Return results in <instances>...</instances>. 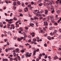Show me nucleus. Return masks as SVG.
Segmentation results:
<instances>
[{
    "label": "nucleus",
    "instance_id": "obj_45",
    "mask_svg": "<svg viewBox=\"0 0 61 61\" xmlns=\"http://www.w3.org/2000/svg\"><path fill=\"white\" fill-rule=\"evenodd\" d=\"M47 58V55H46L45 56V58Z\"/></svg>",
    "mask_w": 61,
    "mask_h": 61
},
{
    "label": "nucleus",
    "instance_id": "obj_10",
    "mask_svg": "<svg viewBox=\"0 0 61 61\" xmlns=\"http://www.w3.org/2000/svg\"><path fill=\"white\" fill-rule=\"evenodd\" d=\"M30 26H31L32 27H34V24L33 23H30Z\"/></svg>",
    "mask_w": 61,
    "mask_h": 61
},
{
    "label": "nucleus",
    "instance_id": "obj_5",
    "mask_svg": "<svg viewBox=\"0 0 61 61\" xmlns=\"http://www.w3.org/2000/svg\"><path fill=\"white\" fill-rule=\"evenodd\" d=\"M30 35L32 36V37L35 36V33L34 32H32L30 33Z\"/></svg>",
    "mask_w": 61,
    "mask_h": 61
},
{
    "label": "nucleus",
    "instance_id": "obj_50",
    "mask_svg": "<svg viewBox=\"0 0 61 61\" xmlns=\"http://www.w3.org/2000/svg\"><path fill=\"white\" fill-rule=\"evenodd\" d=\"M5 51L6 52H7V51H8V49H6L5 50Z\"/></svg>",
    "mask_w": 61,
    "mask_h": 61
},
{
    "label": "nucleus",
    "instance_id": "obj_34",
    "mask_svg": "<svg viewBox=\"0 0 61 61\" xmlns=\"http://www.w3.org/2000/svg\"><path fill=\"white\" fill-rule=\"evenodd\" d=\"M19 12H22V10L21 9H20L19 10Z\"/></svg>",
    "mask_w": 61,
    "mask_h": 61
},
{
    "label": "nucleus",
    "instance_id": "obj_4",
    "mask_svg": "<svg viewBox=\"0 0 61 61\" xmlns=\"http://www.w3.org/2000/svg\"><path fill=\"white\" fill-rule=\"evenodd\" d=\"M18 22H16L15 23V24L16 25V27H19V25H18L17 24H18Z\"/></svg>",
    "mask_w": 61,
    "mask_h": 61
},
{
    "label": "nucleus",
    "instance_id": "obj_54",
    "mask_svg": "<svg viewBox=\"0 0 61 61\" xmlns=\"http://www.w3.org/2000/svg\"><path fill=\"white\" fill-rule=\"evenodd\" d=\"M13 56V55H10V57H12V56Z\"/></svg>",
    "mask_w": 61,
    "mask_h": 61
},
{
    "label": "nucleus",
    "instance_id": "obj_52",
    "mask_svg": "<svg viewBox=\"0 0 61 61\" xmlns=\"http://www.w3.org/2000/svg\"><path fill=\"white\" fill-rule=\"evenodd\" d=\"M24 57H25V56L23 55L22 56V58H24Z\"/></svg>",
    "mask_w": 61,
    "mask_h": 61
},
{
    "label": "nucleus",
    "instance_id": "obj_58",
    "mask_svg": "<svg viewBox=\"0 0 61 61\" xmlns=\"http://www.w3.org/2000/svg\"><path fill=\"white\" fill-rule=\"evenodd\" d=\"M25 28L26 29H28V27H25Z\"/></svg>",
    "mask_w": 61,
    "mask_h": 61
},
{
    "label": "nucleus",
    "instance_id": "obj_27",
    "mask_svg": "<svg viewBox=\"0 0 61 61\" xmlns=\"http://www.w3.org/2000/svg\"><path fill=\"white\" fill-rule=\"evenodd\" d=\"M19 29L20 30H21V31H23V29H22V27H20V28H19Z\"/></svg>",
    "mask_w": 61,
    "mask_h": 61
},
{
    "label": "nucleus",
    "instance_id": "obj_56",
    "mask_svg": "<svg viewBox=\"0 0 61 61\" xmlns=\"http://www.w3.org/2000/svg\"><path fill=\"white\" fill-rule=\"evenodd\" d=\"M41 57L40 56H39L38 58V59H39H39H41Z\"/></svg>",
    "mask_w": 61,
    "mask_h": 61
},
{
    "label": "nucleus",
    "instance_id": "obj_61",
    "mask_svg": "<svg viewBox=\"0 0 61 61\" xmlns=\"http://www.w3.org/2000/svg\"><path fill=\"white\" fill-rule=\"evenodd\" d=\"M42 15L43 16V17H46V15H45L44 14H42Z\"/></svg>",
    "mask_w": 61,
    "mask_h": 61
},
{
    "label": "nucleus",
    "instance_id": "obj_47",
    "mask_svg": "<svg viewBox=\"0 0 61 61\" xmlns=\"http://www.w3.org/2000/svg\"><path fill=\"white\" fill-rule=\"evenodd\" d=\"M12 15H13V13H10V16L11 17L12 16Z\"/></svg>",
    "mask_w": 61,
    "mask_h": 61
},
{
    "label": "nucleus",
    "instance_id": "obj_7",
    "mask_svg": "<svg viewBox=\"0 0 61 61\" xmlns=\"http://www.w3.org/2000/svg\"><path fill=\"white\" fill-rule=\"evenodd\" d=\"M50 18L51 20L52 21H54V20H55V19L53 18V16H51L50 17Z\"/></svg>",
    "mask_w": 61,
    "mask_h": 61
},
{
    "label": "nucleus",
    "instance_id": "obj_14",
    "mask_svg": "<svg viewBox=\"0 0 61 61\" xmlns=\"http://www.w3.org/2000/svg\"><path fill=\"white\" fill-rule=\"evenodd\" d=\"M19 47H20V48H21L22 49H23L24 46H22L21 45H20L19 46Z\"/></svg>",
    "mask_w": 61,
    "mask_h": 61
},
{
    "label": "nucleus",
    "instance_id": "obj_24",
    "mask_svg": "<svg viewBox=\"0 0 61 61\" xmlns=\"http://www.w3.org/2000/svg\"><path fill=\"white\" fill-rule=\"evenodd\" d=\"M46 18L45 17V18H44L43 19V21H46Z\"/></svg>",
    "mask_w": 61,
    "mask_h": 61
},
{
    "label": "nucleus",
    "instance_id": "obj_12",
    "mask_svg": "<svg viewBox=\"0 0 61 61\" xmlns=\"http://www.w3.org/2000/svg\"><path fill=\"white\" fill-rule=\"evenodd\" d=\"M37 11V10H35L33 12V13H34V14H36V12Z\"/></svg>",
    "mask_w": 61,
    "mask_h": 61
},
{
    "label": "nucleus",
    "instance_id": "obj_19",
    "mask_svg": "<svg viewBox=\"0 0 61 61\" xmlns=\"http://www.w3.org/2000/svg\"><path fill=\"white\" fill-rule=\"evenodd\" d=\"M17 3L18 5H20V4H21V3L20 2L17 1Z\"/></svg>",
    "mask_w": 61,
    "mask_h": 61
},
{
    "label": "nucleus",
    "instance_id": "obj_48",
    "mask_svg": "<svg viewBox=\"0 0 61 61\" xmlns=\"http://www.w3.org/2000/svg\"><path fill=\"white\" fill-rule=\"evenodd\" d=\"M28 7H31V5H28Z\"/></svg>",
    "mask_w": 61,
    "mask_h": 61
},
{
    "label": "nucleus",
    "instance_id": "obj_41",
    "mask_svg": "<svg viewBox=\"0 0 61 61\" xmlns=\"http://www.w3.org/2000/svg\"><path fill=\"white\" fill-rule=\"evenodd\" d=\"M14 56H16V54L15 53H13Z\"/></svg>",
    "mask_w": 61,
    "mask_h": 61
},
{
    "label": "nucleus",
    "instance_id": "obj_25",
    "mask_svg": "<svg viewBox=\"0 0 61 61\" xmlns=\"http://www.w3.org/2000/svg\"><path fill=\"white\" fill-rule=\"evenodd\" d=\"M44 2H50V0H44Z\"/></svg>",
    "mask_w": 61,
    "mask_h": 61
},
{
    "label": "nucleus",
    "instance_id": "obj_2",
    "mask_svg": "<svg viewBox=\"0 0 61 61\" xmlns=\"http://www.w3.org/2000/svg\"><path fill=\"white\" fill-rule=\"evenodd\" d=\"M44 25L45 26H47L48 25V22L46 21H44Z\"/></svg>",
    "mask_w": 61,
    "mask_h": 61
},
{
    "label": "nucleus",
    "instance_id": "obj_8",
    "mask_svg": "<svg viewBox=\"0 0 61 61\" xmlns=\"http://www.w3.org/2000/svg\"><path fill=\"white\" fill-rule=\"evenodd\" d=\"M41 16V15H39L38 16V17H39V18L40 20H41L43 18V17Z\"/></svg>",
    "mask_w": 61,
    "mask_h": 61
},
{
    "label": "nucleus",
    "instance_id": "obj_18",
    "mask_svg": "<svg viewBox=\"0 0 61 61\" xmlns=\"http://www.w3.org/2000/svg\"><path fill=\"white\" fill-rule=\"evenodd\" d=\"M47 38L49 40H51V38L50 36H48L47 37Z\"/></svg>",
    "mask_w": 61,
    "mask_h": 61
},
{
    "label": "nucleus",
    "instance_id": "obj_38",
    "mask_svg": "<svg viewBox=\"0 0 61 61\" xmlns=\"http://www.w3.org/2000/svg\"><path fill=\"white\" fill-rule=\"evenodd\" d=\"M28 3L27 2H26L25 3V5H28Z\"/></svg>",
    "mask_w": 61,
    "mask_h": 61
},
{
    "label": "nucleus",
    "instance_id": "obj_21",
    "mask_svg": "<svg viewBox=\"0 0 61 61\" xmlns=\"http://www.w3.org/2000/svg\"><path fill=\"white\" fill-rule=\"evenodd\" d=\"M16 51H17V52L18 51H19V49L18 48H17L16 49Z\"/></svg>",
    "mask_w": 61,
    "mask_h": 61
},
{
    "label": "nucleus",
    "instance_id": "obj_39",
    "mask_svg": "<svg viewBox=\"0 0 61 61\" xmlns=\"http://www.w3.org/2000/svg\"><path fill=\"white\" fill-rule=\"evenodd\" d=\"M47 45L46 44H44V46H45V47H47Z\"/></svg>",
    "mask_w": 61,
    "mask_h": 61
},
{
    "label": "nucleus",
    "instance_id": "obj_40",
    "mask_svg": "<svg viewBox=\"0 0 61 61\" xmlns=\"http://www.w3.org/2000/svg\"><path fill=\"white\" fill-rule=\"evenodd\" d=\"M29 8L30 10H33V9H32V7H30Z\"/></svg>",
    "mask_w": 61,
    "mask_h": 61
},
{
    "label": "nucleus",
    "instance_id": "obj_29",
    "mask_svg": "<svg viewBox=\"0 0 61 61\" xmlns=\"http://www.w3.org/2000/svg\"><path fill=\"white\" fill-rule=\"evenodd\" d=\"M48 58H49V60L50 61V60H51V57L50 56H48Z\"/></svg>",
    "mask_w": 61,
    "mask_h": 61
},
{
    "label": "nucleus",
    "instance_id": "obj_6",
    "mask_svg": "<svg viewBox=\"0 0 61 61\" xmlns=\"http://www.w3.org/2000/svg\"><path fill=\"white\" fill-rule=\"evenodd\" d=\"M51 10L52 11L51 12V13L52 14L54 12V9L53 8H51Z\"/></svg>",
    "mask_w": 61,
    "mask_h": 61
},
{
    "label": "nucleus",
    "instance_id": "obj_60",
    "mask_svg": "<svg viewBox=\"0 0 61 61\" xmlns=\"http://www.w3.org/2000/svg\"><path fill=\"white\" fill-rule=\"evenodd\" d=\"M39 59H38V58H37L36 59V61H39Z\"/></svg>",
    "mask_w": 61,
    "mask_h": 61
},
{
    "label": "nucleus",
    "instance_id": "obj_51",
    "mask_svg": "<svg viewBox=\"0 0 61 61\" xmlns=\"http://www.w3.org/2000/svg\"><path fill=\"white\" fill-rule=\"evenodd\" d=\"M7 43L8 45H9V42H8V41H7Z\"/></svg>",
    "mask_w": 61,
    "mask_h": 61
},
{
    "label": "nucleus",
    "instance_id": "obj_62",
    "mask_svg": "<svg viewBox=\"0 0 61 61\" xmlns=\"http://www.w3.org/2000/svg\"><path fill=\"white\" fill-rule=\"evenodd\" d=\"M31 40H29L28 41L29 42H31Z\"/></svg>",
    "mask_w": 61,
    "mask_h": 61
},
{
    "label": "nucleus",
    "instance_id": "obj_43",
    "mask_svg": "<svg viewBox=\"0 0 61 61\" xmlns=\"http://www.w3.org/2000/svg\"><path fill=\"white\" fill-rule=\"evenodd\" d=\"M20 16H23V15L22 14L20 13Z\"/></svg>",
    "mask_w": 61,
    "mask_h": 61
},
{
    "label": "nucleus",
    "instance_id": "obj_22",
    "mask_svg": "<svg viewBox=\"0 0 61 61\" xmlns=\"http://www.w3.org/2000/svg\"><path fill=\"white\" fill-rule=\"evenodd\" d=\"M19 41H21V38H18L17 39Z\"/></svg>",
    "mask_w": 61,
    "mask_h": 61
},
{
    "label": "nucleus",
    "instance_id": "obj_9",
    "mask_svg": "<svg viewBox=\"0 0 61 61\" xmlns=\"http://www.w3.org/2000/svg\"><path fill=\"white\" fill-rule=\"evenodd\" d=\"M13 20V19H10V20H6V21H10V22H11Z\"/></svg>",
    "mask_w": 61,
    "mask_h": 61
},
{
    "label": "nucleus",
    "instance_id": "obj_53",
    "mask_svg": "<svg viewBox=\"0 0 61 61\" xmlns=\"http://www.w3.org/2000/svg\"><path fill=\"white\" fill-rule=\"evenodd\" d=\"M31 4L32 5H34V2L32 1L31 2Z\"/></svg>",
    "mask_w": 61,
    "mask_h": 61
},
{
    "label": "nucleus",
    "instance_id": "obj_23",
    "mask_svg": "<svg viewBox=\"0 0 61 61\" xmlns=\"http://www.w3.org/2000/svg\"><path fill=\"white\" fill-rule=\"evenodd\" d=\"M54 24V25H58V24H57V22L55 23Z\"/></svg>",
    "mask_w": 61,
    "mask_h": 61
},
{
    "label": "nucleus",
    "instance_id": "obj_1",
    "mask_svg": "<svg viewBox=\"0 0 61 61\" xmlns=\"http://www.w3.org/2000/svg\"><path fill=\"white\" fill-rule=\"evenodd\" d=\"M31 54H32V53H30L29 54V52H27L25 56L26 57H30L31 56Z\"/></svg>",
    "mask_w": 61,
    "mask_h": 61
},
{
    "label": "nucleus",
    "instance_id": "obj_35",
    "mask_svg": "<svg viewBox=\"0 0 61 61\" xmlns=\"http://www.w3.org/2000/svg\"><path fill=\"white\" fill-rule=\"evenodd\" d=\"M13 50L14 49V48H11V47H10V50Z\"/></svg>",
    "mask_w": 61,
    "mask_h": 61
},
{
    "label": "nucleus",
    "instance_id": "obj_17",
    "mask_svg": "<svg viewBox=\"0 0 61 61\" xmlns=\"http://www.w3.org/2000/svg\"><path fill=\"white\" fill-rule=\"evenodd\" d=\"M37 13H38V14H36V15L37 16H38L39 15H39V12H37Z\"/></svg>",
    "mask_w": 61,
    "mask_h": 61
},
{
    "label": "nucleus",
    "instance_id": "obj_49",
    "mask_svg": "<svg viewBox=\"0 0 61 61\" xmlns=\"http://www.w3.org/2000/svg\"><path fill=\"white\" fill-rule=\"evenodd\" d=\"M39 50V49H38L36 50V51H37V52H38Z\"/></svg>",
    "mask_w": 61,
    "mask_h": 61
},
{
    "label": "nucleus",
    "instance_id": "obj_44",
    "mask_svg": "<svg viewBox=\"0 0 61 61\" xmlns=\"http://www.w3.org/2000/svg\"><path fill=\"white\" fill-rule=\"evenodd\" d=\"M4 40L5 42H6L7 41V39H5Z\"/></svg>",
    "mask_w": 61,
    "mask_h": 61
},
{
    "label": "nucleus",
    "instance_id": "obj_30",
    "mask_svg": "<svg viewBox=\"0 0 61 61\" xmlns=\"http://www.w3.org/2000/svg\"><path fill=\"white\" fill-rule=\"evenodd\" d=\"M30 44H28L27 43L26 44H25V45L26 46H29Z\"/></svg>",
    "mask_w": 61,
    "mask_h": 61
},
{
    "label": "nucleus",
    "instance_id": "obj_33",
    "mask_svg": "<svg viewBox=\"0 0 61 61\" xmlns=\"http://www.w3.org/2000/svg\"><path fill=\"white\" fill-rule=\"evenodd\" d=\"M53 33L54 35H56V32H55V31H54L53 32Z\"/></svg>",
    "mask_w": 61,
    "mask_h": 61
},
{
    "label": "nucleus",
    "instance_id": "obj_28",
    "mask_svg": "<svg viewBox=\"0 0 61 61\" xmlns=\"http://www.w3.org/2000/svg\"><path fill=\"white\" fill-rule=\"evenodd\" d=\"M43 5V4L42 3H41L40 4H39V6H41L42 5Z\"/></svg>",
    "mask_w": 61,
    "mask_h": 61
},
{
    "label": "nucleus",
    "instance_id": "obj_32",
    "mask_svg": "<svg viewBox=\"0 0 61 61\" xmlns=\"http://www.w3.org/2000/svg\"><path fill=\"white\" fill-rule=\"evenodd\" d=\"M13 22H11L10 21H9L8 22V23L9 24H10H10H11V23H12Z\"/></svg>",
    "mask_w": 61,
    "mask_h": 61
},
{
    "label": "nucleus",
    "instance_id": "obj_13",
    "mask_svg": "<svg viewBox=\"0 0 61 61\" xmlns=\"http://www.w3.org/2000/svg\"><path fill=\"white\" fill-rule=\"evenodd\" d=\"M33 18L35 19V20H36V19H37V20H38V18L37 17H34Z\"/></svg>",
    "mask_w": 61,
    "mask_h": 61
},
{
    "label": "nucleus",
    "instance_id": "obj_46",
    "mask_svg": "<svg viewBox=\"0 0 61 61\" xmlns=\"http://www.w3.org/2000/svg\"><path fill=\"white\" fill-rule=\"evenodd\" d=\"M53 27H50V30H51V29H53Z\"/></svg>",
    "mask_w": 61,
    "mask_h": 61
},
{
    "label": "nucleus",
    "instance_id": "obj_64",
    "mask_svg": "<svg viewBox=\"0 0 61 61\" xmlns=\"http://www.w3.org/2000/svg\"><path fill=\"white\" fill-rule=\"evenodd\" d=\"M51 39L52 40L54 39V37H51Z\"/></svg>",
    "mask_w": 61,
    "mask_h": 61
},
{
    "label": "nucleus",
    "instance_id": "obj_55",
    "mask_svg": "<svg viewBox=\"0 0 61 61\" xmlns=\"http://www.w3.org/2000/svg\"><path fill=\"white\" fill-rule=\"evenodd\" d=\"M5 61H8V59H5Z\"/></svg>",
    "mask_w": 61,
    "mask_h": 61
},
{
    "label": "nucleus",
    "instance_id": "obj_31",
    "mask_svg": "<svg viewBox=\"0 0 61 61\" xmlns=\"http://www.w3.org/2000/svg\"><path fill=\"white\" fill-rule=\"evenodd\" d=\"M48 3H46V5H49V2H47Z\"/></svg>",
    "mask_w": 61,
    "mask_h": 61
},
{
    "label": "nucleus",
    "instance_id": "obj_63",
    "mask_svg": "<svg viewBox=\"0 0 61 61\" xmlns=\"http://www.w3.org/2000/svg\"><path fill=\"white\" fill-rule=\"evenodd\" d=\"M42 61H46V60L43 59L42 60Z\"/></svg>",
    "mask_w": 61,
    "mask_h": 61
},
{
    "label": "nucleus",
    "instance_id": "obj_15",
    "mask_svg": "<svg viewBox=\"0 0 61 61\" xmlns=\"http://www.w3.org/2000/svg\"><path fill=\"white\" fill-rule=\"evenodd\" d=\"M33 42H35L36 41V38H34L33 39Z\"/></svg>",
    "mask_w": 61,
    "mask_h": 61
},
{
    "label": "nucleus",
    "instance_id": "obj_42",
    "mask_svg": "<svg viewBox=\"0 0 61 61\" xmlns=\"http://www.w3.org/2000/svg\"><path fill=\"white\" fill-rule=\"evenodd\" d=\"M13 60V59L12 58H10V61H12V60Z\"/></svg>",
    "mask_w": 61,
    "mask_h": 61
},
{
    "label": "nucleus",
    "instance_id": "obj_26",
    "mask_svg": "<svg viewBox=\"0 0 61 61\" xmlns=\"http://www.w3.org/2000/svg\"><path fill=\"white\" fill-rule=\"evenodd\" d=\"M49 3L50 5H52V3L51 2H50V1H49Z\"/></svg>",
    "mask_w": 61,
    "mask_h": 61
},
{
    "label": "nucleus",
    "instance_id": "obj_3",
    "mask_svg": "<svg viewBox=\"0 0 61 61\" xmlns=\"http://www.w3.org/2000/svg\"><path fill=\"white\" fill-rule=\"evenodd\" d=\"M15 26L13 24H12L11 25V27L10 28V29H12V28H13V29H14L15 28Z\"/></svg>",
    "mask_w": 61,
    "mask_h": 61
},
{
    "label": "nucleus",
    "instance_id": "obj_59",
    "mask_svg": "<svg viewBox=\"0 0 61 61\" xmlns=\"http://www.w3.org/2000/svg\"><path fill=\"white\" fill-rule=\"evenodd\" d=\"M39 56H40L41 57V56H42V54H40Z\"/></svg>",
    "mask_w": 61,
    "mask_h": 61
},
{
    "label": "nucleus",
    "instance_id": "obj_20",
    "mask_svg": "<svg viewBox=\"0 0 61 61\" xmlns=\"http://www.w3.org/2000/svg\"><path fill=\"white\" fill-rule=\"evenodd\" d=\"M16 2H15L13 3V5L15 6V5H16Z\"/></svg>",
    "mask_w": 61,
    "mask_h": 61
},
{
    "label": "nucleus",
    "instance_id": "obj_11",
    "mask_svg": "<svg viewBox=\"0 0 61 61\" xmlns=\"http://www.w3.org/2000/svg\"><path fill=\"white\" fill-rule=\"evenodd\" d=\"M45 14L46 15H47V13H48V10H45Z\"/></svg>",
    "mask_w": 61,
    "mask_h": 61
},
{
    "label": "nucleus",
    "instance_id": "obj_36",
    "mask_svg": "<svg viewBox=\"0 0 61 61\" xmlns=\"http://www.w3.org/2000/svg\"><path fill=\"white\" fill-rule=\"evenodd\" d=\"M42 1L41 0H39L38 1V2H39V3H41Z\"/></svg>",
    "mask_w": 61,
    "mask_h": 61
},
{
    "label": "nucleus",
    "instance_id": "obj_16",
    "mask_svg": "<svg viewBox=\"0 0 61 61\" xmlns=\"http://www.w3.org/2000/svg\"><path fill=\"white\" fill-rule=\"evenodd\" d=\"M54 59L55 60L56 59H58V57L57 56H55L54 57Z\"/></svg>",
    "mask_w": 61,
    "mask_h": 61
},
{
    "label": "nucleus",
    "instance_id": "obj_57",
    "mask_svg": "<svg viewBox=\"0 0 61 61\" xmlns=\"http://www.w3.org/2000/svg\"><path fill=\"white\" fill-rule=\"evenodd\" d=\"M60 22V20H58V21L57 22H58V23H59V22Z\"/></svg>",
    "mask_w": 61,
    "mask_h": 61
},
{
    "label": "nucleus",
    "instance_id": "obj_37",
    "mask_svg": "<svg viewBox=\"0 0 61 61\" xmlns=\"http://www.w3.org/2000/svg\"><path fill=\"white\" fill-rule=\"evenodd\" d=\"M56 13H57V14H59L60 13V12H59V11H56Z\"/></svg>",
    "mask_w": 61,
    "mask_h": 61
}]
</instances>
